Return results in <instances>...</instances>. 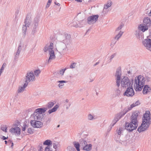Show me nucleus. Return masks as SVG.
Returning a JSON list of instances; mask_svg holds the SVG:
<instances>
[{"label": "nucleus", "instance_id": "obj_52", "mask_svg": "<svg viewBox=\"0 0 151 151\" xmlns=\"http://www.w3.org/2000/svg\"><path fill=\"white\" fill-rule=\"evenodd\" d=\"M68 148L70 149V151H76L75 149L73 147L69 146Z\"/></svg>", "mask_w": 151, "mask_h": 151}, {"label": "nucleus", "instance_id": "obj_53", "mask_svg": "<svg viewBox=\"0 0 151 151\" xmlns=\"http://www.w3.org/2000/svg\"><path fill=\"white\" fill-rule=\"evenodd\" d=\"M22 49V46L21 44H20L18 46L17 50L21 52Z\"/></svg>", "mask_w": 151, "mask_h": 151}, {"label": "nucleus", "instance_id": "obj_62", "mask_svg": "<svg viewBox=\"0 0 151 151\" xmlns=\"http://www.w3.org/2000/svg\"><path fill=\"white\" fill-rule=\"evenodd\" d=\"M99 62H97L94 65V66H95L97 65H98L99 63Z\"/></svg>", "mask_w": 151, "mask_h": 151}, {"label": "nucleus", "instance_id": "obj_9", "mask_svg": "<svg viewBox=\"0 0 151 151\" xmlns=\"http://www.w3.org/2000/svg\"><path fill=\"white\" fill-rule=\"evenodd\" d=\"M127 90L124 93L123 95L127 97L133 96L134 94V92L133 88L132 86L127 88Z\"/></svg>", "mask_w": 151, "mask_h": 151}, {"label": "nucleus", "instance_id": "obj_41", "mask_svg": "<svg viewBox=\"0 0 151 151\" xmlns=\"http://www.w3.org/2000/svg\"><path fill=\"white\" fill-rule=\"evenodd\" d=\"M124 25L123 24H121L118 27L116 30V33H118L120 31V30H121L122 28L123 27Z\"/></svg>", "mask_w": 151, "mask_h": 151}, {"label": "nucleus", "instance_id": "obj_6", "mask_svg": "<svg viewBox=\"0 0 151 151\" xmlns=\"http://www.w3.org/2000/svg\"><path fill=\"white\" fill-rule=\"evenodd\" d=\"M30 20L29 17H26L24 22V24L22 28V32L23 33V36L24 37L26 35L27 27H28L30 23Z\"/></svg>", "mask_w": 151, "mask_h": 151}, {"label": "nucleus", "instance_id": "obj_14", "mask_svg": "<svg viewBox=\"0 0 151 151\" xmlns=\"http://www.w3.org/2000/svg\"><path fill=\"white\" fill-rule=\"evenodd\" d=\"M99 17L98 15H93L88 17L87 19L88 24L95 23L98 20Z\"/></svg>", "mask_w": 151, "mask_h": 151}, {"label": "nucleus", "instance_id": "obj_11", "mask_svg": "<svg viewBox=\"0 0 151 151\" xmlns=\"http://www.w3.org/2000/svg\"><path fill=\"white\" fill-rule=\"evenodd\" d=\"M70 46L66 45L62 42L60 43L58 47V49L60 53H63L68 50Z\"/></svg>", "mask_w": 151, "mask_h": 151}, {"label": "nucleus", "instance_id": "obj_59", "mask_svg": "<svg viewBox=\"0 0 151 151\" xmlns=\"http://www.w3.org/2000/svg\"><path fill=\"white\" fill-rule=\"evenodd\" d=\"M51 121V119H48L46 121V123H49Z\"/></svg>", "mask_w": 151, "mask_h": 151}, {"label": "nucleus", "instance_id": "obj_61", "mask_svg": "<svg viewBox=\"0 0 151 151\" xmlns=\"http://www.w3.org/2000/svg\"><path fill=\"white\" fill-rule=\"evenodd\" d=\"M55 4H56L58 6H60V4L59 3H57L56 2H55Z\"/></svg>", "mask_w": 151, "mask_h": 151}, {"label": "nucleus", "instance_id": "obj_50", "mask_svg": "<svg viewBox=\"0 0 151 151\" xmlns=\"http://www.w3.org/2000/svg\"><path fill=\"white\" fill-rule=\"evenodd\" d=\"M20 124V122H19L18 121H16V122L13 124V126L15 127L16 126H18Z\"/></svg>", "mask_w": 151, "mask_h": 151}, {"label": "nucleus", "instance_id": "obj_32", "mask_svg": "<svg viewBox=\"0 0 151 151\" xmlns=\"http://www.w3.org/2000/svg\"><path fill=\"white\" fill-rule=\"evenodd\" d=\"M88 119L89 120L93 121L96 119V116L91 114H88L87 117Z\"/></svg>", "mask_w": 151, "mask_h": 151}, {"label": "nucleus", "instance_id": "obj_25", "mask_svg": "<svg viewBox=\"0 0 151 151\" xmlns=\"http://www.w3.org/2000/svg\"><path fill=\"white\" fill-rule=\"evenodd\" d=\"M67 81L64 80L58 81H57V83H59L58 86L60 88H62L64 85V83H67Z\"/></svg>", "mask_w": 151, "mask_h": 151}, {"label": "nucleus", "instance_id": "obj_37", "mask_svg": "<svg viewBox=\"0 0 151 151\" xmlns=\"http://www.w3.org/2000/svg\"><path fill=\"white\" fill-rule=\"evenodd\" d=\"M52 144V142L50 140H46L43 142L44 145H48V146Z\"/></svg>", "mask_w": 151, "mask_h": 151}, {"label": "nucleus", "instance_id": "obj_30", "mask_svg": "<svg viewBox=\"0 0 151 151\" xmlns=\"http://www.w3.org/2000/svg\"><path fill=\"white\" fill-rule=\"evenodd\" d=\"M58 107V106L57 105H56L52 109L49 110L48 111V112L49 114H50L53 112H55L57 110Z\"/></svg>", "mask_w": 151, "mask_h": 151}, {"label": "nucleus", "instance_id": "obj_36", "mask_svg": "<svg viewBox=\"0 0 151 151\" xmlns=\"http://www.w3.org/2000/svg\"><path fill=\"white\" fill-rule=\"evenodd\" d=\"M112 4V3L110 1H109L107 3L104 5V8L105 9H107L109 7L111 6Z\"/></svg>", "mask_w": 151, "mask_h": 151}, {"label": "nucleus", "instance_id": "obj_38", "mask_svg": "<svg viewBox=\"0 0 151 151\" xmlns=\"http://www.w3.org/2000/svg\"><path fill=\"white\" fill-rule=\"evenodd\" d=\"M79 23L80 24L79 25H77V26H76V27H82L86 23V21L85 20H83L82 21H81L79 22Z\"/></svg>", "mask_w": 151, "mask_h": 151}, {"label": "nucleus", "instance_id": "obj_60", "mask_svg": "<svg viewBox=\"0 0 151 151\" xmlns=\"http://www.w3.org/2000/svg\"><path fill=\"white\" fill-rule=\"evenodd\" d=\"M2 139H3V140H5L7 139V137H6L4 136H3Z\"/></svg>", "mask_w": 151, "mask_h": 151}, {"label": "nucleus", "instance_id": "obj_5", "mask_svg": "<svg viewBox=\"0 0 151 151\" xmlns=\"http://www.w3.org/2000/svg\"><path fill=\"white\" fill-rule=\"evenodd\" d=\"M126 113L123 110V111L116 114L113 120L112 123L110 125L111 129L116 124V123Z\"/></svg>", "mask_w": 151, "mask_h": 151}, {"label": "nucleus", "instance_id": "obj_45", "mask_svg": "<svg viewBox=\"0 0 151 151\" xmlns=\"http://www.w3.org/2000/svg\"><path fill=\"white\" fill-rule=\"evenodd\" d=\"M66 69L67 68H65V69L60 70L59 71L60 74L61 75V76L63 75L64 74V73L65 71L66 70Z\"/></svg>", "mask_w": 151, "mask_h": 151}, {"label": "nucleus", "instance_id": "obj_54", "mask_svg": "<svg viewBox=\"0 0 151 151\" xmlns=\"http://www.w3.org/2000/svg\"><path fill=\"white\" fill-rule=\"evenodd\" d=\"M23 127L22 129V130L23 131H24L25 130L26 128L27 127V125L25 124H24L23 125Z\"/></svg>", "mask_w": 151, "mask_h": 151}, {"label": "nucleus", "instance_id": "obj_43", "mask_svg": "<svg viewBox=\"0 0 151 151\" xmlns=\"http://www.w3.org/2000/svg\"><path fill=\"white\" fill-rule=\"evenodd\" d=\"M34 72L35 75L37 76H38L39 74L40 73L41 71L39 69L36 70L34 71Z\"/></svg>", "mask_w": 151, "mask_h": 151}, {"label": "nucleus", "instance_id": "obj_15", "mask_svg": "<svg viewBox=\"0 0 151 151\" xmlns=\"http://www.w3.org/2000/svg\"><path fill=\"white\" fill-rule=\"evenodd\" d=\"M125 139V137L122 135L121 137L120 136L119 137L116 139V141L117 142L121 143L122 144L125 145L127 142V140Z\"/></svg>", "mask_w": 151, "mask_h": 151}, {"label": "nucleus", "instance_id": "obj_18", "mask_svg": "<svg viewBox=\"0 0 151 151\" xmlns=\"http://www.w3.org/2000/svg\"><path fill=\"white\" fill-rule=\"evenodd\" d=\"M21 130L20 128L18 127H16L14 128H12L10 130L11 133H14L15 135H19L20 134Z\"/></svg>", "mask_w": 151, "mask_h": 151}, {"label": "nucleus", "instance_id": "obj_26", "mask_svg": "<svg viewBox=\"0 0 151 151\" xmlns=\"http://www.w3.org/2000/svg\"><path fill=\"white\" fill-rule=\"evenodd\" d=\"M142 33L141 31L139 30L138 29L135 31V35L137 38L139 40H141L142 39Z\"/></svg>", "mask_w": 151, "mask_h": 151}, {"label": "nucleus", "instance_id": "obj_44", "mask_svg": "<svg viewBox=\"0 0 151 151\" xmlns=\"http://www.w3.org/2000/svg\"><path fill=\"white\" fill-rule=\"evenodd\" d=\"M6 63H3V65H2V67H1L0 69V73H2L3 70L4 69V68L6 66Z\"/></svg>", "mask_w": 151, "mask_h": 151}, {"label": "nucleus", "instance_id": "obj_4", "mask_svg": "<svg viewBox=\"0 0 151 151\" xmlns=\"http://www.w3.org/2000/svg\"><path fill=\"white\" fill-rule=\"evenodd\" d=\"M132 81L133 80L131 81L127 77L124 76L121 80V86L124 88H126L132 86Z\"/></svg>", "mask_w": 151, "mask_h": 151}, {"label": "nucleus", "instance_id": "obj_20", "mask_svg": "<svg viewBox=\"0 0 151 151\" xmlns=\"http://www.w3.org/2000/svg\"><path fill=\"white\" fill-rule=\"evenodd\" d=\"M49 54L50 55V56L48 60H47V62L48 63L51 62L52 60L55 59V58L54 51L49 52Z\"/></svg>", "mask_w": 151, "mask_h": 151}, {"label": "nucleus", "instance_id": "obj_13", "mask_svg": "<svg viewBox=\"0 0 151 151\" xmlns=\"http://www.w3.org/2000/svg\"><path fill=\"white\" fill-rule=\"evenodd\" d=\"M31 125L34 128H40L42 127V123L40 121L31 120L30 121Z\"/></svg>", "mask_w": 151, "mask_h": 151}, {"label": "nucleus", "instance_id": "obj_58", "mask_svg": "<svg viewBox=\"0 0 151 151\" xmlns=\"http://www.w3.org/2000/svg\"><path fill=\"white\" fill-rule=\"evenodd\" d=\"M6 129H7L6 127H2L1 128V130L5 132H6Z\"/></svg>", "mask_w": 151, "mask_h": 151}, {"label": "nucleus", "instance_id": "obj_12", "mask_svg": "<svg viewBox=\"0 0 151 151\" xmlns=\"http://www.w3.org/2000/svg\"><path fill=\"white\" fill-rule=\"evenodd\" d=\"M142 43L147 49L151 51V39H145Z\"/></svg>", "mask_w": 151, "mask_h": 151}, {"label": "nucleus", "instance_id": "obj_40", "mask_svg": "<svg viewBox=\"0 0 151 151\" xmlns=\"http://www.w3.org/2000/svg\"><path fill=\"white\" fill-rule=\"evenodd\" d=\"M53 44L51 42L50 45L48 47V51L49 52H51L52 51H54L52 49L53 48Z\"/></svg>", "mask_w": 151, "mask_h": 151}, {"label": "nucleus", "instance_id": "obj_8", "mask_svg": "<svg viewBox=\"0 0 151 151\" xmlns=\"http://www.w3.org/2000/svg\"><path fill=\"white\" fill-rule=\"evenodd\" d=\"M137 125L133 123H132V122H126L125 124V128L128 131L131 132L134 129H135Z\"/></svg>", "mask_w": 151, "mask_h": 151}, {"label": "nucleus", "instance_id": "obj_42", "mask_svg": "<svg viewBox=\"0 0 151 151\" xmlns=\"http://www.w3.org/2000/svg\"><path fill=\"white\" fill-rule=\"evenodd\" d=\"M54 104L53 102H49L47 105V109H50L54 106Z\"/></svg>", "mask_w": 151, "mask_h": 151}, {"label": "nucleus", "instance_id": "obj_34", "mask_svg": "<svg viewBox=\"0 0 151 151\" xmlns=\"http://www.w3.org/2000/svg\"><path fill=\"white\" fill-rule=\"evenodd\" d=\"M116 55V53H114L111 55L110 57L109 58L108 60L106 62V64L110 63L112 59Z\"/></svg>", "mask_w": 151, "mask_h": 151}, {"label": "nucleus", "instance_id": "obj_7", "mask_svg": "<svg viewBox=\"0 0 151 151\" xmlns=\"http://www.w3.org/2000/svg\"><path fill=\"white\" fill-rule=\"evenodd\" d=\"M139 114V113L137 111H135L133 113L130 117V120L132 123L135 124L136 125L138 126V121L137 119Z\"/></svg>", "mask_w": 151, "mask_h": 151}, {"label": "nucleus", "instance_id": "obj_1", "mask_svg": "<svg viewBox=\"0 0 151 151\" xmlns=\"http://www.w3.org/2000/svg\"><path fill=\"white\" fill-rule=\"evenodd\" d=\"M150 78L147 76L145 77L139 75L136 77L135 79L134 87L136 91H141L145 83L150 81Z\"/></svg>", "mask_w": 151, "mask_h": 151}, {"label": "nucleus", "instance_id": "obj_22", "mask_svg": "<svg viewBox=\"0 0 151 151\" xmlns=\"http://www.w3.org/2000/svg\"><path fill=\"white\" fill-rule=\"evenodd\" d=\"M143 23V24L145 25H146L148 27L150 26L151 23V21L149 18L146 17L144 19Z\"/></svg>", "mask_w": 151, "mask_h": 151}, {"label": "nucleus", "instance_id": "obj_29", "mask_svg": "<svg viewBox=\"0 0 151 151\" xmlns=\"http://www.w3.org/2000/svg\"><path fill=\"white\" fill-rule=\"evenodd\" d=\"M123 129L122 127H119V129L117 130L116 132L118 136H117V138L119 137L120 136L121 137L122 133L123 132Z\"/></svg>", "mask_w": 151, "mask_h": 151}, {"label": "nucleus", "instance_id": "obj_49", "mask_svg": "<svg viewBox=\"0 0 151 151\" xmlns=\"http://www.w3.org/2000/svg\"><path fill=\"white\" fill-rule=\"evenodd\" d=\"M52 1V0H48V1L47 3V5H46V8H47L49 7V6H50V4H51Z\"/></svg>", "mask_w": 151, "mask_h": 151}, {"label": "nucleus", "instance_id": "obj_46", "mask_svg": "<svg viewBox=\"0 0 151 151\" xmlns=\"http://www.w3.org/2000/svg\"><path fill=\"white\" fill-rule=\"evenodd\" d=\"M77 63H72L70 65V68H75L76 66Z\"/></svg>", "mask_w": 151, "mask_h": 151}, {"label": "nucleus", "instance_id": "obj_17", "mask_svg": "<svg viewBox=\"0 0 151 151\" xmlns=\"http://www.w3.org/2000/svg\"><path fill=\"white\" fill-rule=\"evenodd\" d=\"M140 104L139 101H137L135 103L132 104L130 106H128L127 107L125 108L124 109V111L126 113H127L129 111L131 110L134 107L137 106Z\"/></svg>", "mask_w": 151, "mask_h": 151}, {"label": "nucleus", "instance_id": "obj_28", "mask_svg": "<svg viewBox=\"0 0 151 151\" xmlns=\"http://www.w3.org/2000/svg\"><path fill=\"white\" fill-rule=\"evenodd\" d=\"M122 74L121 70L119 69H117L115 74L116 78L120 79Z\"/></svg>", "mask_w": 151, "mask_h": 151}, {"label": "nucleus", "instance_id": "obj_64", "mask_svg": "<svg viewBox=\"0 0 151 151\" xmlns=\"http://www.w3.org/2000/svg\"><path fill=\"white\" fill-rule=\"evenodd\" d=\"M75 0L77 1V2H81L82 1V0Z\"/></svg>", "mask_w": 151, "mask_h": 151}, {"label": "nucleus", "instance_id": "obj_10", "mask_svg": "<svg viewBox=\"0 0 151 151\" xmlns=\"http://www.w3.org/2000/svg\"><path fill=\"white\" fill-rule=\"evenodd\" d=\"M63 37V40L62 42L65 44L66 45L70 46L71 43L70 35L67 34H65Z\"/></svg>", "mask_w": 151, "mask_h": 151}, {"label": "nucleus", "instance_id": "obj_33", "mask_svg": "<svg viewBox=\"0 0 151 151\" xmlns=\"http://www.w3.org/2000/svg\"><path fill=\"white\" fill-rule=\"evenodd\" d=\"M123 33V32L120 31L118 33L117 35L115 37L114 39L116 40H118L119 39V38L121 37Z\"/></svg>", "mask_w": 151, "mask_h": 151}, {"label": "nucleus", "instance_id": "obj_24", "mask_svg": "<svg viewBox=\"0 0 151 151\" xmlns=\"http://www.w3.org/2000/svg\"><path fill=\"white\" fill-rule=\"evenodd\" d=\"M92 147V145L91 144H87L82 147L83 149L84 150L90 151L91 150Z\"/></svg>", "mask_w": 151, "mask_h": 151}, {"label": "nucleus", "instance_id": "obj_39", "mask_svg": "<svg viewBox=\"0 0 151 151\" xmlns=\"http://www.w3.org/2000/svg\"><path fill=\"white\" fill-rule=\"evenodd\" d=\"M20 52L17 50V52L15 53V57L14 60L16 61L18 58L19 56L20 53Z\"/></svg>", "mask_w": 151, "mask_h": 151}, {"label": "nucleus", "instance_id": "obj_31", "mask_svg": "<svg viewBox=\"0 0 151 151\" xmlns=\"http://www.w3.org/2000/svg\"><path fill=\"white\" fill-rule=\"evenodd\" d=\"M73 144L77 150L78 151H80V143L76 142H73Z\"/></svg>", "mask_w": 151, "mask_h": 151}, {"label": "nucleus", "instance_id": "obj_27", "mask_svg": "<svg viewBox=\"0 0 151 151\" xmlns=\"http://www.w3.org/2000/svg\"><path fill=\"white\" fill-rule=\"evenodd\" d=\"M80 147H83L87 144L86 140L85 139H81L79 141Z\"/></svg>", "mask_w": 151, "mask_h": 151}, {"label": "nucleus", "instance_id": "obj_2", "mask_svg": "<svg viewBox=\"0 0 151 151\" xmlns=\"http://www.w3.org/2000/svg\"><path fill=\"white\" fill-rule=\"evenodd\" d=\"M150 113L149 111H147L144 114L142 118V121L141 125L139 126L138 129V131L140 133L146 130L149 127L151 123Z\"/></svg>", "mask_w": 151, "mask_h": 151}, {"label": "nucleus", "instance_id": "obj_21", "mask_svg": "<svg viewBox=\"0 0 151 151\" xmlns=\"http://www.w3.org/2000/svg\"><path fill=\"white\" fill-rule=\"evenodd\" d=\"M151 91L150 87L147 85H145L143 90V93L146 94L149 93Z\"/></svg>", "mask_w": 151, "mask_h": 151}, {"label": "nucleus", "instance_id": "obj_63", "mask_svg": "<svg viewBox=\"0 0 151 151\" xmlns=\"http://www.w3.org/2000/svg\"><path fill=\"white\" fill-rule=\"evenodd\" d=\"M53 147L55 149H56V148L57 147V146L55 144H53Z\"/></svg>", "mask_w": 151, "mask_h": 151}, {"label": "nucleus", "instance_id": "obj_23", "mask_svg": "<svg viewBox=\"0 0 151 151\" xmlns=\"http://www.w3.org/2000/svg\"><path fill=\"white\" fill-rule=\"evenodd\" d=\"M147 29V26L145 25L144 24H141L138 27V29L142 31V32H144Z\"/></svg>", "mask_w": 151, "mask_h": 151}, {"label": "nucleus", "instance_id": "obj_55", "mask_svg": "<svg viewBox=\"0 0 151 151\" xmlns=\"http://www.w3.org/2000/svg\"><path fill=\"white\" fill-rule=\"evenodd\" d=\"M48 51V46L47 45H46L44 48V51L45 52H46L47 51Z\"/></svg>", "mask_w": 151, "mask_h": 151}, {"label": "nucleus", "instance_id": "obj_48", "mask_svg": "<svg viewBox=\"0 0 151 151\" xmlns=\"http://www.w3.org/2000/svg\"><path fill=\"white\" fill-rule=\"evenodd\" d=\"M28 82V81L26 80L25 81V83L23 85V86H22L23 88H24L25 89V88L27 87V85L28 84V82Z\"/></svg>", "mask_w": 151, "mask_h": 151}, {"label": "nucleus", "instance_id": "obj_56", "mask_svg": "<svg viewBox=\"0 0 151 151\" xmlns=\"http://www.w3.org/2000/svg\"><path fill=\"white\" fill-rule=\"evenodd\" d=\"M27 132L28 133L31 134L32 132V130L31 128H28L27 129Z\"/></svg>", "mask_w": 151, "mask_h": 151}, {"label": "nucleus", "instance_id": "obj_16", "mask_svg": "<svg viewBox=\"0 0 151 151\" xmlns=\"http://www.w3.org/2000/svg\"><path fill=\"white\" fill-rule=\"evenodd\" d=\"M26 78V80L28 81V82L33 81L35 80V76L32 71L27 73Z\"/></svg>", "mask_w": 151, "mask_h": 151}, {"label": "nucleus", "instance_id": "obj_57", "mask_svg": "<svg viewBox=\"0 0 151 151\" xmlns=\"http://www.w3.org/2000/svg\"><path fill=\"white\" fill-rule=\"evenodd\" d=\"M8 143H11V144H12V145H11V147L12 148H13V145H14V144H13V142H11L10 140V141H9L8 142Z\"/></svg>", "mask_w": 151, "mask_h": 151}, {"label": "nucleus", "instance_id": "obj_35", "mask_svg": "<svg viewBox=\"0 0 151 151\" xmlns=\"http://www.w3.org/2000/svg\"><path fill=\"white\" fill-rule=\"evenodd\" d=\"M25 90L24 88L21 86H19L17 90V93H22Z\"/></svg>", "mask_w": 151, "mask_h": 151}, {"label": "nucleus", "instance_id": "obj_19", "mask_svg": "<svg viewBox=\"0 0 151 151\" xmlns=\"http://www.w3.org/2000/svg\"><path fill=\"white\" fill-rule=\"evenodd\" d=\"M38 25V21L37 20H35V22L32 25L33 27L32 31V34L34 35L37 32V28Z\"/></svg>", "mask_w": 151, "mask_h": 151}, {"label": "nucleus", "instance_id": "obj_51", "mask_svg": "<svg viewBox=\"0 0 151 151\" xmlns=\"http://www.w3.org/2000/svg\"><path fill=\"white\" fill-rule=\"evenodd\" d=\"M45 151H52V150H51L49 147V146H47L45 148Z\"/></svg>", "mask_w": 151, "mask_h": 151}, {"label": "nucleus", "instance_id": "obj_3", "mask_svg": "<svg viewBox=\"0 0 151 151\" xmlns=\"http://www.w3.org/2000/svg\"><path fill=\"white\" fill-rule=\"evenodd\" d=\"M47 109L45 108H38L35 110V112L31 115L32 120L42 121L44 116L43 113L47 110Z\"/></svg>", "mask_w": 151, "mask_h": 151}, {"label": "nucleus", "instance_id": "obj_47", "mask_svg": "<svg viewBox=\"0 0 151 151\" xmlns=\"http://www.w3.org/2000/svg\"><path fill=\"white\" fill-rule=\"evenodd\" d=\"M120 79L116 78V86L118 87H119L120 85Z\"/></svg>", "mask_w": 151, "mask_h": 151}]
</instances>
